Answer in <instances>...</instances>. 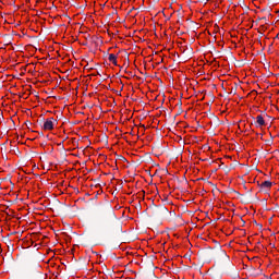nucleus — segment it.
I'll return each mask as SVG.
<instances>
[{
    "mask_svg": "<svg viewBox=\"0 0 279 279\" xmlns=\"http://www.w3.org/2000/svg\"><path fill=\"white\" fill-rule=\"evenodd\" d=\"M56 122H57V120L53 118L47 119L44 123V130H53V126H54L53 123H56Z\"/></svg>",
    "mask_w": 279,
    "mask_h": 279,
    "instance_id": "7ed1b4c3",
    "label": "nucleus"
},
{
    "mask_svg": "<svg viewBox=\"0 0 279 279\" xmlns=\"http://www.w3.org/2000/svg\"><path fill=\"white\" fill-rule=\"evenodd\" d=\"M97 220L100 226H105L106 228L112 226V223L117 221L114 208H112V205L110 203H105L98 206Z\"/></svg>",
    "mask_w": 279,
    "mask_h": 279,
    "instance_id": "f257e3e1",
    "label": "nucleus"
},
{
    "mask_svg": "<svg viewBox=\"0 0 279 279\" xmlns=\"http://www.w3.org/2000/svg\"><path fill=\"white\" fill-rule=\"evenodd\" d=\"M256 226H258L259 230H263V225L256 223Z\"/></svg>",
    "mask_w": 279,
    "mask_h": 279,
    "instance_id": "9d476101",
    "label": "nucleus"
},
{
    "mask_svg": "<svg viewBox=\"0 0 279 279\" xmlns=\"http://www.w3.org/2000/svg\"><path fill=\"white\" fill-rule=\"evenodd\" d=\"M256 121H257L258 125H260V126L265 125V118H263V116H257Z\"/></svg>",
    "mask_w": 279,
    "mask_h": 279,
    "instance_id": "423d86ee",
    "label": "nucleus"
},
{
    "mask_svg": "<svg viewBox=\"0 0 279 279\" xmlns=\"http://www.w3.org/2000/svg\"><path fill=\"white\" fill-rule=\"evenodd\" d=\"M254 223H255V226H256V223H258V222L254 221Z\"/></svg>",
    "mask_w": 279,
    "mask_h": 279,
    "instance_id": "2eb2a0df",
    "label": "nucleus"
},
{
    "mask_svg": "<svg viewBox=\"0 0 279 279\" xmlns=\"http://www.w3.org/2000/svg\"><path fill=\"white\" fill-rule=\"evenodd\" d=\"M223 171H226L227 173H230V168H228V166H226V167L223 168Z\"/></svg>",
    "mask_w": 279,
    "mask_h": 279,
    "instance_id": "6e6552de",
    "label": "nucleus"
},
{
    "mask_svg": "<svg viewBox=\"0 0 279 279\" xmlns=\"http://www.w3.org/2000/svg\"><path fill=\"white\" fill-rule=\"evenodd\" d=\"M272 183L271 181H264L262 184H259L260 189H271Z\"/></svg>",
    "mask_w": 279,
    "mask_h": 279,
    "instance_id": "20e7f679",
    "label": "nucleus"
},
{
    "mask_svg": "<svg viewBox=\"0 0 279 279\" xmlns=\"http://www.w3.org/2000/svg\"><path fill=\"white\" fill-rule=\"evenodd\" d=\"M214 173H217V169H214Z\"/></svg>",
    "mask_w": 279,
    "mask_h": 279,
    "instance_id": "9b49d317",
    "label": "nucleus"
},
{
    "mask_svg": "<svg viewBox=\"0 0 279 279\" xmlns=\"http://www.w3.org/2000/svg\"><path fill=\"white\" fill-rule=\"evenodd\" d=\"M179 106H182V101L179 102Z\"/></svg>",
    "mask_w": 279,
    "mask_h": 279,
    "instance_id": "f8f14e48",
    "label": "nucleus"
},
{
    "mask_svg": "<svg viewBox=\"0 0 279 279\" xmlns=\"http://www.w3.org/2000/svg\"><path fill=\"white\" fill-rule=\"evenodd\" d=\"M27 125H32V122H28Z\"/></svg>",
    "mask_w": 279,
    "mask_h": 279,
    "instance_id": "4468645a",
    "label": "nucleus"
},
{
    "mask_svg": "<svg viewBox=\"0 0 279 279\" xmlns=\"http://www.w3.org/2000/svg\"><path fill=\"white\" fill-rule=\"evenodd\" d=\"M266 143H267L268 145H271L274 142H272L271 140H267Z\"/></svg>",
    "mask_w": 279,
    "mask_h": 279,
    "instance_id": "1a4fd4ad",
    "label": "nucleus"
},
{
    "mask_svg": "<svg viewBox=\"0 0 279 279\" xmlns=\"http://www.w3.org/2000/svg\"><path fill=\"white\" fill-rule=\"evenodd\" d=\"M108 60L109 62H112L114 66H117V56L114 53H110Z\"/></svg>",
    "mask_w": 279,
    "mask_h": 279,
    "instance_id": "39448f33",
    "label": "nucleus"
},
{
    "mask_svg": "<svg viewBox=\"0 0 279 279\" xmlns=\"http://www.w3.org/2000/svg\"><path fill=\"white\" fill-rule=\"evenodd\" d=\"M153 217H165V215H169V209L165 206H156L149 207Z\"/></svg>",
    "mask_w": 279,
    "mask_h": 279,
    "instance_id": "f03ea898",
    "label": "nucleus"
},
{
    "mask_svg": "<svg viewBox=\"0 0 279 279\" xmlns=\"http://www.w3.org/2000/svg\"><path fill=\"white\" fill-rule=\"evenodd\" d=\"M186 51H187V56H192L193 48L192 47H186V49L183 51V53H186Z\"/></svg>",
    "mask_w": 279,
    "mask_h": 279,
    "instance_id": "0eeeda50",
    "label": "nucleus"
},
{
    "mask_svg": "<svg viewBox=\"0 0 279 279\" xmlns=\"http://www.w3.org/2000/svg\"><path fill=\"white\" fill-rule=\"evenodd\" d=\"M27 125H32V122H28Z\"/></svg>",
    "mask_w": 279,
    "mask_h": 279,
    "instance_id": "ddd939ff",
    "label": "nucleus"
}]
</instances>
